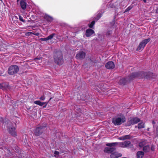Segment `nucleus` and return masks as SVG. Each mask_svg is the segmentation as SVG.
<instances>
[{"instance_id": "f257e3e1", "label": "nucleus", "mask_w": 158, "mask_h": 158, "mask_svg": "<svg viewBox=\"0 0 158 158\" xmlns=\"http://www.w3.org/2000/svg\"><path fill=\"white\" fill-rule=\"evenodd\" d=\"M54 60L55 62L57 64L62 65L63 63V60L62 53L61 52H59L55 54Z\"/></svg>"}, {"instance_id": "f03ea898", "label": "nucleus", "mask_w": 158, "mask_h": 158, "mask_svg": "<svg viewBox=\"0 0 158 158\" xmlns=\"http://www.w3.org/2000/svg\"><path fill=\"white\" fill-rule=\"evenodd\" d=\"M126 121L125 117L123 115H120L113 118L112 123L115 125H119Z\"/></svg>"}, {"instance_id": "7ed1b4c3", "label": "nucleus", "mask_w": 158, "mask_h": 158, "mask_svg": "<svg viewBox=\"0 0 158 158\" xmlns=\"http://www.w3.org/2000/svg\"><path fill=\"white\" fill-rule=\"evenodd\" d=\"M118 143L117 142H115V143H108L106 144V145L108 146H109L110 148H109L108 147H106L105 148L104 151L105 152H106L107 153H110L112 152H114L115 148L114 147V146L116 145Z\"/></svg>"}, {"instance_id": "20e7f679", "label": "nucleus", "mask_w": 158, "mask_h": 158, "mask_svg": "<svg viewBox=\"0 0 158 158\" xmlns=\"http://www.w3.org/2000/svg\"><path fill=\"white\" fill-rule=\"evenodd\" d=\"M19 70L18 67L15 65L10 66L8 69V73L10 75H13L16 73Z\"/></svg>"}, {"instance_id": "39448f33", "label": "nucleus", "mask_w": 158, "mask_h": 158, "mask_svg": "<svg viewBox=\"0 0 158 158\" xmlns=\"http://www.w3.org/2000/svg\"><path fill=\"white\" fill-rule=\"evenodd\" d=\"M150 40V38L145 39L143 40L141 42L138 47L137 48V50L138 51H142L143 50L146 45Z\"/></svg>"}, {"instance_id": "423d86ee", "label": "nucleus", "mask_w": 158, "mask_h": 158, "mask_svg": "<svg viewBox=\"0 0 158 158\" xmlns=\"http://www.w3.org/2000/svg\"><path fill=\"white\" fill-rule=\"evenodd\" d=\"M44 127V126H41L37 127L34 131L35 134L36 136L41 135L43 131Z\"/></svg>"}, {"instance_id": "0eeeda50", "label": "nucleus", "mask_w": 158, "mask_h": 158, "mask_svg": "<svg viewBox=\"0 0 158 158\" xmlns=\"http://www.w3.org/2000/svg\"><path fill=\"white\" fill-rule=\"evenodd\" d=\"M131 143L129 141H126L119 143L120 147L122 148H129L130 147Z\"/></svg>"}, {"instance_id": "6e6552de", "label": "nucleus", "mask_w": 158, "mask_h": 158, "mask_svg": "<svg viewBox=\"0 0 158 158\" xmlns=\"http://www.w3.org/2000/svg\"><path fill=\"white\" fill-rule=\"evenodd\" d=\"M85 56V53L84 52L81 51L77 54L76 57L77 59L81 60L84 58Z\"/></svg>"}, {"instance_id": "1a4fd4ad", "label": "nucleus", "mask_w": 158, "mask_h": 158, "mask_svg": "<svg viewBox=\"0 0 158 158\" xmlns=\"http://www.w3.org/2000/svg\"><path fill=\"white\" fill-rule=\"evenodd\" d=\"M8 129L9 133L13 136H15L16 135L15 128V127H10L8 128Z\"/></svg>"}, {"instance_id": "9d476101", "label": "nucleus", "mask_w": 158, "mask_h": 158, "mask_svg": "<svg viewBox=\"0 0 158 158\" xmlns=\"http://www.w3.org/2000/svg\"><path fill=\"white\" fill-rule=\"evenodd\" d=\"M0 89L3 90L9 89V84L7 83H3L0 84Z\"/></svg>"}, {"instance_id": "9b49d317", "label": "nucleus", "mask_w": 158, "mask_h": 158, "mask_svg": "<svg viewBox=\"0 0 158 158\" xmlns=\"http://www.w3.org/2000/svg\"><path fill=\"white\" fill-rule=\"evenodd\" d=\"M114 62L111 61H109L105 65L106 68L108 69H112L114 68Z\"/></svg>"}, {"instance_id": "f8f14e48", "label": "nucleus", "mask_w": 158, "mask_h": 158, "mask_svg": "<svg viewBox=\"0 0 158 158\" xmlns=\"http://www.w3.org/2000/svg\"><path fill=\"white\" fill-rule=\"evenodd\" d=\"M54 33L52 34L46 38H41L40 40L42 41H46L52 39L55 35Z\"/></svg>"}, {"instance_id": "ddd939ff", "label": "nucleus", "mask_w": 158, "mask_h": 158, "mask_svg": "<svg viewBox=\"0 0 158 158\" xmlns=\"http://www.w3.org/2000/svg\"><path fill=\"white\" fill-rule=\"evenodd\" d=\"M122 156L121 154L117 152H114L112 153L110 155L111 158H117L120 157Z\"/></svg>"}, {"instance_id": "4468645a", "label": "nucleus", "mask_w": 158, "mask_h": 158, "mask_svg": "<svg viewBox=\"0 0 158 158\" xmlns=\"http://www.w3.org/2000/svg\"><path fill=\"white\" fill-rule=\"evenodd\" d=\"M94 33V31L92 29H88L86 30V35L87 37H89L91 35Z\"/></svg>"}, {"instance_id": "2eb2a0df", "label": "nucleus", "mask_w": 158, "mask_h": 158, "mask_svg": "<svg viewBox=\"0 0 158 158\" xmlns=\"http://www.w3.org/2000/svg\"><path fill=\"white\" fill-rule=\"evenodd\" d=\"M140 119L138 118H132L130 121V123L132 124H134L139 122Z\"/></svg>"}, {"instance_id": "dca6fc26", "label": "nucleus", "mask_w": 158, "mask_h": 158, "mask_svg": "<svg viewBox=\"0 0 158 158\" xmlns=\"http://www.w3.org/2000/svg\"><path fill=\"white\" fill-rule=\"evenodd\" d=\"M20 4L21 8L23 10H25L26 8L27 3L24 0H21L20 1Z\"/></svg>"}, {"instance_id": "f3484780", "label": "nucleus", "mask_w": 158, "mask_h": 158, "mask_svg": "<svg viewBox=\"0 0 158 158\" xmlns=\"http://www.w3.org/2000/svg\"><path fill=\"white\" fill-rule=\"evenodd\" d=\"M44 18L47 21L49 22L52 21L53 19L52 17L47 15H45L44 16Z\"/></svg>"}, {"instance_id": "a211bd4d", "label": "nucleus", "mask_w": 158, "mask_h": 158, "mask_svg": "<svg viewBox=\"0 0 158 158\" xmlns=\"http://www.w3.org/2000/svg\"><path fill=\"white\" fill-rule=\"evenodd\" d=\"M144 155V153L142 151H139L137 153V158H142Z\"/></svg>"}, {"instance_id": "6ab92c4d", "label": "nucleus", "mask_w": 158, "mask_h": 158, "mask_svg": "<svg viewBox=\"0 0 158 158\" xmlns=\"http://www.w3.org/2000/svg\"><path fill=\"white\" fill-rule=\"evenodd\" d=\"M107 6L108 7H110L111 8H114L115 7L114 5V4L113 2V1L111 2H109L107 4Z\"/></svg>"}, {"instance_id": "aec40b11", "label": "nucleus", "mask_w": 158, "mask_h": 158, "mask_svg": "<svg viewBox=\"0 0 158 158\" xmlns=\"http://www.w3.org/2000/svg\"><path fill=\"white\" fill-rule=\"evenodd\" d=\"M143 150L145 152H148L150 150V147L148 145H146L143 147Z\"/></svg>"}, {"instance_id": "412c9836", "label": "nucleus", "mask_w": 158, "mask_h": 158, "mask_svg": "<svg viewBox=\"0 0 158 158\" xmlns=\"http://www.w3.org/2000/svg\"><path fill=\"white\" fill-rule=\"evenodd\" d=\"M34 103L40 106H43V102H41L39 100L35 101H34Z\"/></svg>"}, {"instance_id": "4be33fe9", "label": "nucleus", "mask_w": 158, "mask_h": 158, "mask_svg": "<svg viewBox=\"0 0 158 158\" xmlns=\"http://www.w3.org/2000/svg\"><path fill=\"white\" fill-rule=\"evenodd\" d=\"M130 136L129 135H125L121 137L119 139L121 140H124L126 139H129Z\"/></svg>"}, {"instance_id": "5701e85b", "label": "nucleus", "mask_w": 158, "mask_h": 158, "mask_svg": "<svg viewBox=\"0 0 158 158\" xmlns=\"http://www.w3.org/2000/svg\"><path fill=\"white\" fill-rule=\"evenodd\" d=\"M144 127V123H139L138 125V128L139 129L143 128Z\"/></svg>"}, {"instance_id": "b1692460", "label": "nucleus", "mask_w": 158, "mask_h": 158, "mask_svg": "<svg viewBox=\"0 0 158 158\" xmlns=\"http://www.w3.org/2000/svg\"><path fill=\"white\" fill-rule=\"evenodd\" d=\"M102 14H101L100 13H98L97 15V18H96L94 20L95 21L98 20V19H99L102 16Z\"/></svg>"}, {"instance_id": "393cba45", "label": "nucleus", "mask_w": 158, "mask_h": 158, "mask_svg": "<svg viewBox=\"0 0 158 158\" xmlns=\"http://www.w3.org/2000/svg\"><path fill=\"white\" fill-rule=\"evenodd\" d=\"M126 78L122 79L120 81V83L121 84H124L126 83Z\"/></svg>"}, {"instance_id": "a878e982", "label": "nucleus", "mask_w": 158, "mask_h": 158, "mask_svg": "<svg viewBox=\"0 0 158 158\" xmlns=\"http://www.w3.org/2000/svg\"><path fill=\"white\" fill-rule=\"evenodd\" d=\"M138 77L137 74V73H132L131 76V79H132L133 78H135Z\"/></svg>"}, {"instance_id": "bb28decb", "label": "nucleus", "mask_w": 158, "mask_h": 158, "mask_svg": "<svg viewBox=\"0 0 158 158\" xmlns=\"http://www.w3.org/2000/svg\"><path fill=\"white\" fill-rule=\"evenodd\" d=\"M36 62L37 63H41L42 61V59L41 57H39L35 59Z\"/></svg>"}, {"instance_id": "cd10ccee", "label": "nucleus", "mask_w": 158, "mask_h": 158, "mask_svg": "<svg viewBox=\"0 0 158 158\" xmlns=\"http://www.w3.org/2000/svg\"><path fill=\"white\" fill-rule=\"evenodd\" d=\"M132 8V6H130L128 7L125 10L124 13H125V12H127L130 10Z\"/></svg>"}, {"instance_id": "c85d7f7f", "label": "nucleus", "mask_w": 158, "mask_h": 158, "mask_svg": "<svg viewBox=\"0 0 158 158\" xmlns=\"http://www.w3.org/2000/svg\"><path fill=\"white\" fill-rule=\"evenodd\" d=\"M95 21L94 20H93L92 21V22H91V23L90 24H89L88 25L89 26V27H90V28H92L93 27V26L94 25V24H95Z\"/></svg>"}, {"instance_id": "c756f323", "label": "nucleus", "mask_w": 158, "mask_h": 158, "mask_svg": "<svg viewBox=\"0 0 158 158\" xmlns=\"http://www.w3.org/2000/svg\"><path fill=\"white\" fill-rule=\"evenodd\" d=\"M19 19L20 21L23 22L24 23H25V22H26L23 19V17L21 16L20 15H19Z\"/></svg>"}, {"instance_id": "7c9ffc66", "label": "nucleus", "mask_w": 158, "mask_h": 158, "mask_svg": "<svg viewBox=\"0 0 158 158\" xmlns=\"http://www.w3.org/2000/svg\"><path fill=\"white\" fill-rule=\"evenodd\" d=\"M39 99L41 101H44L45 99V97L44 95H43L39 98Z\"/></svg>"}, {"instance_id": "2f4dec72", "label": "nucleus", "mask_w": 158, "mask_h": 158, "mask_svg": "<svg viewBox=\"0 0 158 158\" xmlns=\"http://www.w3.org/2000/svg\"><path fill=\"white\" fill-rule=\"evenodd\" d=\"M143 145V142H140L139 144V146L140 147H142Z\"/></svg>"}, {"instance_id": "473e14b6", "label": "nucleus", "mask_w": 158, "mask_h": 158, "mask_svg": "<svg viewBox=\"0 0 158 158\" xmlns=\"http://www.w3.org/2000/svg\"><path fill=\"white\" fill-rule=\"evenodd\" d=\"M33 32H28L27 33H26V35H31V34H32Z\"/></svg>"}, {"instance_id": "72a5a7b5", "label": "nucleus", "mask_w": 158, "mask_h": 158, "mask_svg": "<svg viewBox=\"0 0 158 158\" xmlns=\"http://www.w3.org/2000/svg\"><path fill=\"white\" fill-rule=\"evenodd\" d=\"M32 34H34L36 36H38L40 35V33L39 32H36V33L33 32V33Z\"/></svg>"}, {"instance_id": "f704fd0d", "label": "nucleus", "mask_w": 158, "mask_h": 158, "mask_svg": "<svg viewBox=\"0 0 158 158\" xmlns=\"http://www.w3.org/2000/svg\"><path fill=\"white\" fill-rule=\"evenodd\" d=\"M59 152L57 151H55L54 152V154L55 155V156H56V155H59Z\"/></svg>"}, {"instance_id": "c9c22d12", "label": "nucleus", "mask_w": 158, "mask_h": 158, "mask_svg": "<svg viewBox=\"0 0 158 158\" xmlns=\"http://www.w3.org/2000/svg\"><path fill=\"white\" fill-rule=\"evenodd\" d=\"M48 102H49V101H48V102H43V105H45L47 106Z\"/></svg>"}, {"instance_id": "e433bc0d", "label": "nucleus", "mask_w": 158, "mask_h": 158, "mask_svg": "<svg viewBox=\"0 0 158 158\" xmlns=\"http://www.w3.org/2000/svg\"><path fill=\"white\" fill-rule=\"evenodd\" d=\"M111 33V31H109L107 32V35H109Z\"/></svg>"}, {"instance_id": "4c0bfd02", "label": "nucleus", "mask_w": 158, "mask_h": 158, "mask_svg": "<svg viewBox=\"0 0 158 158\" xmlns=\"http://www.w3.org/2000/svg\"><path fill=\"white\" fill-rule=\"evenodd\" d=\"M156 134H157V135H158V126H157V128H156Z\"/></svg>"}, {"instance_id": "58836bf2", "label": "nucleus", "mask_w": 158, "mask_h": 158, "mask_svg": "<svg viewBox=\"0 0 158 158\" xmlns=\"http://www.w3.org/2000/svg\"><path fill=\"white\" fill-rule=\"evenodd\" d=\"M156 13H158V7L157 8L156 10Z\"/></svg>"}, {"instance_id": "ea45409f", "label": "nucleus", "mask_w": 158, "mask_h": 158, "mask_svg": "<svg viewBox=\"0 0 158 158\" xmlns=\"http://www.w3.org/2000/svg\"><path fill=\"white\" fill-rule=\"evenodd\" d=\"M145 77L146 78H148L149 77V76H145Z\"/></svg>"}, {"instance_id": "a19ab883", "label": "nucleus", "mask_w": 158, "mask_h": 158, "mask_svg": "<svg viewBox=\"0 0 158 158\" xmlns=\"http://www.w3.org/2000/svg\"><path fill=\"white\" fill-rule=\"evenodd\" d=\"M34 28H35V26H33L32 27V28L33 30H34Z\"/></svg>"}, {"instance_id": "79ce46f5", "label": "nucleus", "mask_w": 158, "mask_h": 158, "mask_svg": "<svg viewBox=\"0 0 158 158\" xmlns=\"http://www.w3.org/2000/svg\"><path fill=\"white\" fill-rule=\"evenodd\" d=\"M46 106H47L45 105V106H43V108H46Z\"/></svg>"}, {"instance_id": "37998d69", "label": "nucleus", "mask_w": 158, "mask_h": 158, "mask_svg": "<svg viewBox=\"0 0 158 158\" xmlns=\"http://www.w3.org/2000/svg\"><path fill=\"white\" fill-rule=\"evenodd\" d=\"M155 122L154 121H153V122H152V123H153V124H155Z\"/></svg>"}, {"instance_id": "c03bdc74", "label": "nucleus", "mask_w": 158, "mask_h": 158, "mask_svg": "<svg viewBox=\"0 0 158 158\" xmlns=\"http://www.w3.org/2000/svg\"><path fill=\"white\" fill-rule=\"evenodd\" d=\"M52 98H51L48 101H49L51 100L52 99Z\"/></svg>"}, {"instance_id": "a18cd8bd", "label": "nucleus", "mask_w": 158, "mask_h": 158, "mask_svg": "<svg viewBox=\"0 0 158 158\" xmlns=\"http://www.w3.org/2000/svg\"><path fill=\"white\" fill-rule=\"evenodd\" d=\"M2 119V118H1V119H0V120L1 121V119Z\"/></svg>"}, {"instance_id": "49530a36", "label": "nucleus", "mask_w": 158, "mask_h": 158, "mask_svg": "<svg viewBox=\"0 0 158 158\" xmlns=\"http://www.w3.org/2000/svg\"><path fill=\"white\" fill-rule=\"evenodd\" d=\"M19 0H17V1L18 2Z\"/></svg>"}, {"instance_id": "de8ad7c7", "label": "nucleus", "mask_w": 158, "mask_h": 158, "mask_svg": "<svg viewBox=\"0 0 158 158\" xmlns=\"http://www.w3.org/2000/svg\"><path fill=\"white\" fill-rule=\"evenodd\" d=\"M1 1H2V0H0Z\"/></svg>"}]
</instances>
